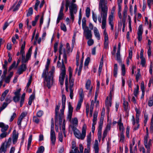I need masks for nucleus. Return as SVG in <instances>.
<instances>
[{
	"label": "nucleus",
	"mask_w": 153,
	"mask_h": 153,
	"mask_svg": "<svg viewBox=\"0 0 153 153\" xmlns=\"http://www.w3.org/2000/svg\"><path fill=\"white\" fill-rule=\"evenodd\" d=\"M105 0H100L99 4V10L100 15L98 17L99 22L102 23V27L104 28L106 24V20L108 14V8Z\"/></svg>",
	"instance_id": "obj_1"
},
{
	"label": "nucleus",
	"mask_w": 153,
	"mask_h": 153,
	"mask_svg": "<svg viewBox=\"0 0 153 153\" xmlns=\"http://www.w3.org/2000/svg\"><path fill=\"white\" fill-rule=\"evenodd\" d=\"M49 65H46L45 69L42 74V77L44 78V82L48 88H50L53 85V74L55 71L54 67H52L51 70L48 73Z\"/></svg>",
	"instance_id": "obj_2"
},
{
	"label": "nucleus",
	"mask_w": 153,
	"mask_h": 153,
	"mask_svg": "<svg viewBox=\"0 0 153 153\" xmlns=\"http://www.w3.org/2000/svg\"><path fill=\"white\" fill-rule=\"evenodd\" d=\"M66 98L64 94L62 95V109L60 110V113L58 115L59 110L60 106V103L59 102L58 105H56L55 108V121L59 119V123L61 124L62 122V119L63 117L64 113L65 108V103Z\"/></svg>",
	"instance_id": "obj_3"
},
{
	"label": "nucleus",
	"mask_w": 153,
	"mask_h": 153,
	"mask_svg": "<svg viewBox=\"0 0 153 153\" xmlns=\"http://www.w3.org/2000/svg\"><path fill=\"white\" fill-rule=\"evenodd\" d=\"M68 114L67 115V119L71 123L69 126V128H71L72 130L77 128L78 125V120L76 117L73 118L72 119V117L73 110V108L72 106L71 102L68 104Z\"/></svg>",
	"instance_id": "obj_4"
},
{
	"label": "nucleus",
	"mask_w": 153,
	"mask_h": 153,
	"mask_svg": "<svg viewBox=\"0 0 153 153\" xmlns=\"http://www.w3.org/2000/svg\"><path fill=\"white\" fill-rule=\"evenodd\" d=\"M87 126L85 124H83L82 130V133L77 128L72 130L76 137L79 139L84 140L86 136Z\"/></svg>",
	"instance_id": "obj_5"
},
{
	"label": "nucleus",
	"mask_w": 153,
	"mask_h": 153,
	"mask_svg": "<svg viewBox=\"0 0 153 153\" xmlns=\"http://www.w3.org/2000/svg\"><path fill=\"white\" fill-rule=\"evenodd\" d=\"M25 48L24 46H21L20 54L22 55V63L27 62L30 59L32 52V47L31 46L29 49L28 52L26 53V57H25V52L24 51Z\"/></svg>",
	"instance_id": "obj_6"
},
{
	"label": "nucleus",
	"mask_w": 153,
	"mask_h": 153,
	"mask_svg": "<svg viewBox=\"0 0 153 153\" xmlns=\"http://www.w3.org/2000/svg\"><path fill=\"white\" fill-rule=\"evenodd\" d=\"M146 134L144 138V143L145 147L147 149V153H150V147L152 145L151 140L149 139L148 135V129L147 127L146 128Z\"/></svg>",
	"instance_id": "obj_7"
},
{
	"label": "nucleus",
	"mask_w": 153,
	"mask_h": 153,
	"mask_svg": "<svg viewBox=\"0 0 153 153\" xmlns=\"http://www.w3.org/2000/svg\"><path fill=\"white\" fill-rule=\"evenodd\" d=\"M69 9L70 18L73 22L74 18V14H76L77 11V6L76 4L71 3Z\"/></svg>",
	"instance_id": "obj_8"
},
{
	"label": "nucleus",
	"mask_w": 153,
	"mask_h": 153,
	"mask_svg": "<svg viewBox=\"0 0 153 153\" xmlns=\"http://www.w3.org/2000/svg\"><path fill=\"white\" fill-rule=\"evenodd\" d=\"M66 75V70L64 61L62 60V65L61 67V72L59 76V81L61 85H62L64 83V80Z\"/></svg>",
	"instance_id": "obj_9"
},
{
	"label": "nucleus",
	"mask_w": 153,
	"mask_h": 153,
	"mask_svg": "<svg viewBox=\"0 0 153 153\" xmlns=\"http://www.w3.org/2000/svg\"><path fill=\"white\" fill-rule=\"evenodd\" d=\"M115 9V7H113L112 8L110 14L108 18V24L111 27V30H114L113 20L114 18V13Z\"/></svg>",
	"instance_id": "obj_10"
},
{
	"label": "nucleus",
	"mask_w": 153,
	"mask_h": 153,
	"mask_svg": "<svg viewBox=\"0 0 153 153\" xmlns=\"http://www.w3.org/2000/svg\"><path fill=\"white\" fill-rule=\"evenodd\" d=\"M54 124L51 125V128L50 131V139L51 142V144L53 146H54L56 141V136L55 133L54 131Z\"/></svg>",
	"instance_id": "obj_11"
},
{
	"label": "nucleus",
	"mask_w": 153,
	"mask_h": 153,
	"mask_svg": "<svg viewBox=\"0 0 153 153\" xmlns=\"http://www.w3.org/2000/svg\"><path fill=\"white\" fill-rule=\"evenodd\" d=\"M59 54H62L63 53V58L64 59V62L66 63H67V56L66 53L65 49L63 48V45L62 43H60L59 49Z\"/></svg>",
	"instance_id": "obj_12"
},
{
	"label": "nucleus",
	"mask_w": 153,
	"mask_h": 153,
	"mask_svg": "<svg viewBox=\"0 0 153 153\" xmlns=\"http://www.w3.org/2000/svg\"><path fill=\"white\" fill-rule=\"evenodd\" d=\"M83 30V34L87 39H91L92 37V34L91 30L89 28L85 29Z\"/></svg>",
	"instance_id": "obj_13"
},
{
	"label": "nucleus",
	"mask_w": 153,
	"mask_h": 153,
	"mask_svg": "<svg viewBox=\"0 0 153 153\" xmlns=\"http://www.w3.org/2000/svg\"><path fill=\"white\" fill-rule=\"evenodd\" d=\"M143 25H139L137 32L138 36L137 38L138 41L140 42L142 39V34L143 32Z\"/></svg>",
	"instance_id": "obj_14"
},
{
	"label": "nucleus",
	"mask_w": 153,
	"mask_h": 153,
	"mask_svg": "<svg viewBox=\"0 0 153 153\" xmlns=\"http://www.w3.org/2000/svg\"><path fill=\"white\" fill-rule=\"evenodd\" d=\"M91 81L89 79H88L85 83V87L86 89L89 90V94H91L92 91L93 87L91 85Z\"/></svg>",
	"instance_id": "obj_15"
},
{
	"label": "nucleus",
	"mask_w": 153,
	"mask_h": 153,
	"mask_svg": "<svg viewBox=\"0 0 153 153\" xmlns=\"http://www.w3.org/2000/svg\"><path fill=\"white\" fill-rule=\"evenodd\" d=\"M18 135L19 134L16 132L15 130H14L12 133L13 143V144H15L17 142Z\"/></svg>",
	"instance_id": "obj_16"
},
{
	"label": "nucleus",
	"mask_w": 153,
	"mask_h": 153,
	"mask_svg": "<svg viewBox=\"0 0 153 153\" xmlns=\"http://www.w3.org/2000/svg\"><path fill=\"white\" fill-rule=\"evenodd\" d=\"M22 0H19L18 2V3L16 5V6L15 5L17 2V1H16V2L13 5L12 7V8H13V11H17L19 10L20 5L22 2Z\"/></svg>",
	"instance_id": "obj_17"
},
{
	"label": "nucleus",
	"mask_w": 153,
	"mask_h": 153,
	"mask_svg": "<svg viewBox=\"0 0 153 153\" xmlns=\"http://www.w3.org/2000/svg\"><path fill=\"white\" fill-rule=\"evenodd\" d=\"M22 64L21 65L20 68L18 70L17 73L19 74L20 75L22 74L24 71H25L27 68V67L25 64H24V63H22Z\"/></svg>",
	"instance_id": "obj_18"
},
{
	"label": "nucleus",
	"mask_w": 153,
	"mask_h": 153,
	"mask_svg": "<svg viewBox=\"0 0 153 153\" xmlns=\"http://www.w3.org/2000/svg\"><path fill=\"white\" fill-rule=\"evenodd\" d=\"M0 128H1V132L6 131L8 128L9 126L3 122H0Z\"/></svg>",
	"instance_id": "obj_19"
},
{
	"label": "nucleus",
	"mask_w": 153,
	"mask_h": 153,
	"mask_svg": "<svg viewBox=\"0 0 153 153\" xmlns=\"http://www.w3.org/2000/svg\"><path fill=\"white\" fill-rule=\"evenodd\" d=\"M152 41L148 39V42L147 44V48L148 49L147 53L148 54V56L149 58L151 57V45Z\"/></svg>",
	"instance_id": "obj_20"
},
{
	"label": "nucleus",
	"mask_w": 153,
	"mask_h": 153,
	"mask_svg": "<svg viewBox=\"0 0 153 153\" xmlns=\"http://www.w3.org/2000/svg\"><path fill=\"white\" fill-rule=\"evenodd\" d=\"M63 10H60L56 20L57 24H58L59 22V21L62 20L64 16V14L63 13Z\"/></svg>",
	"instance_id": "obj_21"
},
{
	"label": "nucleus",
	"mask_w": 153,
	"mask_h": 153,
	"mask_svg": "<svg viewBox=\"0 0 153 153\" xmlns=\"http://www.w3.org/2000/svg\"><path fill=\"white\" fill-rule=\"evenodd\" d=\"M79 149L80 152H79L78 149V147H77L74 148V150H73L74 153H83V147L82 144H79Z\"/></svg>",
	"instance_id": "obj_22"
},
{
	"label": "nucleus",
	"mask_w": 153,
	"mask_h": 153,
	"mask_svg": "<svg viewBox=\"0 0 153 153\" xmlns=\"http://www.w3.org/2000/svg\"><path fill=\"white\" fill-rule=\"evenodd\" d=\"M105 104L107 107V112H108L109 111L110 107H111V100H108V97L106 99L105 101Z\"/></svg>",
	"instance_id": "obj_23"
},
{
	"label": "nucleus",
	"mask_w": 153,
	"mask_h": 153,
	"mask_svg": "<svg viewBox=\"0 0 153 153\" xmlns=\"http://www.w3.org/2000/svg\"><path fill=\"white\" fill-rule=\"evenodd\" d=\"M121 120L120 118L117 122L118 125L119 126V129L120 131L121 132L123 133L124 130V128L123 126V123L121 122Z\"/></svg>",
	"instance_id": "obj_24"
},
{
	"label": "nucleus",
	"mask_w": 153,
	"mask_h": 153,
	"mask_svg": "<svg viewBox=\"0 0 153 153\" xmlns=\"http://www.w3.org/2000/svg\"><path fill=\"white\" fill-rule=\"evenodd\" d=\"M87 146L88 148L90 146L91 138V133L90 132L89 134L87 135Z\"/></svg>",
	"instance_id": "obj_25"
},
{
	"label": "nucleus",
	"mask_w": 153,
	"mask_h": 153,
	"mask_svg": "<svg viewBox=\"0 0 153 153\" xmlns=\"http://www.w3.org/2000/svg\"><path fill=\"white\" fill-rule=\"evenodd\" d=\"M94 35L97 39L99 40L100 39V35L99 33V31L96 27H94Z\"/></svg>",
	"instance_id": "obj_26"
},
{
	"label": "nucleus",
	"mask_w": 153,
	"mask_h": 153,
	"mask_svg": "<svg viewBox=\"0 0 153 153\" xmlns=\"http://www.w3.org/2000/svg\"><path fill=\"white\" fill-rule=\"evenodd\" d=\"M7 146L3 143L1 146L0 148V153L3 152L5 153L7 151Z\"/></svg>",
	"instance_id": "obj_27"
},
{
	"label": "nucleus",
	"mask_w": 153,
	"mask_h": 153,
	"mask_svg": "<svg viewBox=\"0 0 153 153\" xmlns=\"http://www.w3.org/2000/svg\"><path fill=\"white\" fill-rule=\"evenodd\" d=\"M82 28L83 30L88 28V27L86 25V20L85 18H84L82 19Z\"/></svg>",
	"instance_id": "obj_28"
},
{
	"label": "nucleus",
	"mask_w": 153,
	"mask_h": 153,
	"mask_svg": "<svg viewBox=\"0 0 153 153\" xmlns=\"http://www.w3.org/2000/svg\"><path fill=\"white\" fill-rule=\"evenodd\" d=\"M25 93H23L22 94V96L21 97L20 100V107H22L24 101H25Z\"/></svg>",
	"instance_id": "obj_29"
},
{
	"label": "nucleus",
	"mask_w": 153,
	"mask_h": 153,
	"mask_svg": "<svg viewBox=\"0 0 153 153\" xmlns=\"http://www.w3.org/2000/svg\"><path fill=\"white\" fill-rule=\"evenodd\" d=\"M118 67L117 64H115L114 65V76L115 77L117 76V74Z\"/></svg>",
	"instance_id": "obj_30"
},
{
	"label": "nucleus",
	"mask_w": 153,
	"mask_h": 153,
	"mask_svg": "<svg viewBox=\"0 0 153 153\" xmlns=\"http://www.w3.org/2000/svg\"><path fill=\"white\" fill-rule=\"evenodd\" d=\"M123 106L125 110L126 111L128 109V103L126 101L125 99L123 100Z\"/></svg>",
	"instance_id": "obj_31"
},
{
	"label": "nucleus",
	"mask_w": 153,
	"mask_h": 153,
	"mask_svg": "<svg viewBox=\"0 0 153 153\" xmlns=\"http://www.w3.org/2000/svg\"><path fill=\"white\" fill-rule=\"evenodd\" d=\"M32 135H30L28 138V144H27V149L29 150L30 146L32 140Z\"/></svg>",
	"instance_id": "obj_32"
},
{
	"label": "nucleus",
	"mask_w": 153,
	"mask_h": 153,
	"mask_svg": "<svg viewBox=\"0 0 153 153\" xmlns=\"http://www.w3.org/2000/svg\"><path fill=\"white\" fill-rule=\"evenodd\" d=\"M139 86L138 85L137 86L136 88H135L134 91V96L137 97L139 92Z\"/></svg>",
	"instance_id": "obj_33"
},
{
	"label": "nucleus",
	"mask_w": 153,
	"mask_h": 153,
	"mask_svg": "<svg viewBox=\"0 0 153 153\" xmlns=\"http://www.w3.org/2000/svg\"><path fill=\"white\" fill-rule=\"evenodd\" d=\"M79 97H80V102H82L83 101V99L84 97V94L83 92V90L82 89H81L79 93Z\"/></svg>",
	"instance_id": "obj_34"
},
{
	"label": "nucleus",
	"mask_w": 153,
	"mask_h": 153,
	"mask_svg": "<svg viewBox=\"0 0 153 153\" xmlns=\"http://www.w3.org/2000/svg\"><path fill=\"white\" fill-rule=\"evenodd\" d=\"M44 147L43 146H41L38 149L36 153H42L44 151Z\"/></svg>",
	"instance_id": "obj_35"
},
{
	"label": "nucleus",
	"mask_w": 153,
	"mask_h": 153,
	"mask_svg": "<svg viewBox=\"0 0 153 153\" xmlns=\"http://www.w3.org/2000/svg\"><path fill=\"white\" fill-rule=\"evenodd\" d=\"M95 150V153H98L99 148L97 143H95L94 147Z\"/></svg>",
	"instance_id": "obj_36"
},
{
	"label": "nucleus",
	"mask_w": 153,
	"mask_h": 153,
	"mask_svg": "<svg viewBox=\"0 0 153 153\" xmlns=\"http://www.w3.org/2000/svg\"><path fill=\"white\" fill-rule=\"evenodd\" d=\"M98 114V112L97 111H95L93 114V122H97V118Z\"/></svg>",
	"instance_id": "obj_37"
},
{
	"label": "nucleus",
	"mask_w": 153,
	"mask_h": 153,
	"mask_svg": "<svg viewBox=\"0 0 153 153\" xmlns=\"http://www.w3.org/2000/svg\"><path fill=\"white\" fill-rule=\"evenodd\" d=\"M33 13V9L32 8L30 7L29 8L27 13V16H29L31 15Z\"/></svg>",
	"instance_id": "obj_38"
},
{
	"label": "nucleus",
	"mask_w": 153,
	"mask_h": 153,
	"mask_svg": "<svg viewBox=\"0 0 153 153\" xmlns=\"http://www.w3.org/2000/svg\"><path fill=\"white\" fill-rule=\"evenodd\" d=\"M125 139V136L123 133L121 132L120 137V142H123Z\"/></svg>",
	"instance_id": "obj_39"
},
{
	"label": "nucleus",
	"mask_w": 153,
	"mask_h": 153,
	"mask_svg": "<svg viewBox=\"0 0 153 153\" xmlns=\"http://www.w3.org/2000/svg\"><path fill=\"white\" fill-rule=\"evenodd\" d=\"M2 133L0 135V137L2 139L4 137H6L7 136L8 134L6 131L2 132Z\"/></svg>",
	"instance_id": "obj_40"
},
{
	"label": "nucleus",
	"mask_w": 153,
	"mask_h": 153,
	"mask_svg": "<svg viewBox=\"0 0 153 153\" xmlns=\"http://www.w3.org/2000/svg\"><path fill=\"white\" fill-rule=\"evenodd\" d=\"M61 29L64 32L67 31V28L65 25L64 23H62L60 25Z\"/></svg>",
	"instance_id": "obj_41"
},
{
	"label": "nucleus",
	"mask_w": 153,
	"mask_h": 153,
	"mask_svg": "<svg viewBox=\"0 0 153 153\" xmlns=\"http://www.w3.org/2000/svg\"><path fill=\"white\" fill-rule=\"evenodd\" d=\"M33 120L34 123L37 124L39 123V119L36 116L33 117Z\"/></svg>",
	"instance_id": "obj_42"
},
{
	"label": "nucleus",
	"mask_w": 153,
	"mask_h": 153,
	"mask_svg": "<svg viewBox=\"0 0 153 153\" xmlns=\"http://www.w3.org/2000/svg\"><path fill=\"white\" fill-rule=\"evenodd\" d=\"M148 105L151 107L153 105V98L152 97L149 99V101L148 102Z\"/></svg>",
	"instance_id": "obj_43"
},
{
	"label": "nucleus",
	"mask_w": 153,
	"mask_h": 153,
	"mask_svg": "<svg viewBox=\"0 0 153 153\" xmlns=\"http://www.w3.org/2000/svg\"><path fill=\"white\" fill-rule=\"evenodd\" d=\"M116 59L118 62H120V61L121 58L120 54V52H117Z\"/></svg>",
	"instance_id": "obj_44"
},
{
	"label": "nucleus",
	"mask_w": 153,
	"mask_h": 153,
	"mask_svg": "<svg viewBox=\"0 0 153 153\" xmlns=\"http://www.w3.org/2000/svg\"><path fill=\"white\" fill-rule=\"evenodd\" d=\"M7 103L4 102L2 106L0 108V112L1 111L3 110L5 108L7 105Z\"/></svg>",
	"instance_id": "obj_45"
},
{
	"label": "nucleus",
	"mask_w": 153,
	"mask_h": 153,
	"mask_svg": "<svg viewBox=\"0 0 153 153\" xmlns=\"http://www.w3.org/2000/svg\"><path fill=\"white\" fill-rule=\"evenodd\" d=\"M68 76H66L65 80V85L66 86V90L67 91H68Z\"/></svg>",
	"instance_id": "obj_46"
},
{
	"label": "nucleus",
	"mask_w": 153,
	"mask_h": 153,
	"mask_svg": "<svg viewBox=\"0 0 153 153\" xmlns=\"http://www.w3.org/2000/svg\"><path fill=\"white\" fill-rule=\"evenodd\" d=\"M4 69V70L3 71V74L1 77V78L2 80H3L4 79L7 73V69Z\"/></svg>",
	"instance_id": "obj_47"
},
{
	"label": "nucleus",
	"mask_w": 153,
	"mask_h": 153,
	"mask_svg": "<svg viewBox=\"0 0 153 153\" xmlns=\"http://www.w3.org/2000/svg\"><path fill=\"white\" fill-rule=\"evenodd\" d=\"M20 96H15L13 98V100L15 102H17L19 101Z\"/></svg>",
	"instance_id": "obj_48"
},
{
	"label": "nucleus",
	"mask_w": 153,
	"mask_h": 153,
	"mask_svg": "<svg viewBox=\"0 0 153 153\" xmlns=\"http://www.w3.org/2000/svg\"><path fill=\"white\" fill-rule=\"evenodd\" d=\"M145 19L146 21L145 24H147V25H149V28H151V22L150 20L149 21V23L148 21V18L147 17H145Z\"/></svg>",
	"instance_id": "obj_49"
},
{
	"label": "nucleus",
	"mask_w": 153,
	"mask_h": 153,
	"mask_svg": "<svg viewBox=\"0 0 153 153\" xmlns=\"http://www.w3.org/2000/svg\"><path fill=\"white\" fill-rule=\"evenodd\" d=\"M11 96H7L5 99V100L7 103H9L11 101Z\"/></svg>",
	"instance_id": "obj_50"
},
{
	"label": "nucleus",
	"mask_w": 153,
	"mask_h": 153,
	"mask_svg": "<svg viewBox=\"0 0 153 153\" xmlns=\"http://www.w3.org/2000/svg\"><path fill=\"white\" fill-rule=\"evenodd\" d=\"M90 9L89 7H87L86 10V16L88 18L89 17L90 14Z\"/></svg>",
	"instance_id": "obj_51"
},
{
	"label": "nucleus",
	"mask_w": 153,
	"mask_h": 153,
	"mask_svg": "<svg viewBox=\"0 0 153 153\" xmlns=\"http://www.w3.org/2000/svg\"><path fill=\"white\" fill-rule=\"evenodd\" d=\"M88 40L87 42V44L89 46H91L93 45L94 43V40L91 39H88Z\"/></svg>",
	"instance_id": "obj_52"
},
{
	"label": "nucleus",
	"mask_w": 153,
	"mask_h": 153,
	"mask_svg": "<svg viewBox=\"0 0 153 153\" xmlns=\"http://www.w3.org/2000/svg\"><path fill=\"white\" fill-rule=\"evenodd\" d=\"M43 114V112L42 111L40 110L39 111L36 113V116L38 117H41Z\"/></svg>",
	"instance_id": "obj_53"
},
{
	"label": "nucleus",
	"mask_w": 153,
	"mask_h": 153,
	"mask_svg": "<svg viewBox=\"0 0 153 153\" xmlns=\"http://www.w3.org/2000/svg\"><path fill=\"white\" fill-rule=\"evenodd\" d=\"M63 134L62 133H59V138L60 141L62 142L63 141Z\"/></svg>",
	"instance_id": "obj_54"
},
{
	"label": "nucleus",
	"mask_w": 153,
	"mask_h": 153,
	"mask_svg": "<svg viewBox=\"0 0 153 153\" xmlns=\"http://www.w3.org/2000/svg\"><path fill=\"white\" fill-rule=\"evenodd\" d=\"M140 58L141 59L140 64L142 65V66L143 67L145 66L146 63L145 59L144 57Z\"/></svg>",
	"instance_id": "obj_55"
},
{
	"label": "nucleus",
	"mask_w": 153,
	"mask_h": 153,
	"mask_svg": "<svg viewBox=\"0 0 153 153\" xmlns=\"http://www.w3.org/2000/svg\"><path fill=\"white\" fill-rule=\"evenodd\" d=\"M153 3V0H148L147 4L149 8H150Z\"/></svg>",
	"instance_id": "obj_56"
},
{
	"label": "nucleus",
	"mask_w": 153,
	"mask_h": 153,
	"mask_svg": "<svg viewBox=\"0 0 153 153\" xmlns=\"http://www.w3.org/2000/svg\"><path fill=\"white\" fill-rule=\"evenodd\" d=\"M89 104H87L86 106V113L87 116H88L89 112Z\"/></svg>",
	"instance_id": "obj_57"
},
{
	"label": "nucleus",
	"mask_w": 153,
	"mask_h": 153,
	"mask_svg": "<svg viewBox=\"0 0 153 153\" xmlns=\"http://www.w3.org/2000/svg\"><path fill=\"white\" fill-rule=\"evenodd\" d=\"M121 68L122 71L123 75V76H124L125 74V68L124 65L123 64L122 65Z\"/></svg>",
	"instance_id": "obj_58"
},
{
	"label": "nucleus",
	"mask_w": 153,
	"mask_h": 153,
	"mask_svg": "<svg viewBox=\"0 0 153 153\" xmlns=\"http://www.w3.org/2000/svg\"><path fill=\"white\" fill-rule=\"evenodd\" d=\"M40 3V1H36V2L35 4L34 9L36 11H37L38 10V7Z\"/></svg>",
	"instance_id": "obj_59"
},
{
	"label": "nucleus",
	"mask_w": 153,
	"mask_h": 153,
	"mask_svg": "<svg viewBox=\"0 0 153 153\" xmlns=\"http://www.w3.org/2000/svg\"><path fill=\"white\" fill-rule=\"evenodd\" d=\"M108 131H107L106 130H104L103 131V136L102 138V140L103 141L104 140V138L107 136V134Z\"/></svg>",
	"instance_id": "obj_60"
},
{
	"label": "nucleus",
	"mask_w": 153,
	"mask_h": 153,
	"mask_svg": "<svg viewBox=\"0 0 153 153\" xmlns=\"http://www.w3.org/2000/svg\"><path fill=\"white\" fill-rule=\"evenodd\" d=\"M9 23H8L7 22H5L4 24L3 27V30H5L7 27L9 25Z\"/></svg>",
	"instance_id": "obj_61"
},
{
	"label": "nucleus",
	"mask_w": 153,
	"mask_h": 153,
	"mask_svg": "<svg viewBox=\"0 0 153 153\" xmlns=\"http://www.w3.org/2000/svg\"><path fill=\"white\" fill-rule=\"evenodd\" d=\"M16 114L15 113H14L13 114V115L10 118V122L12 121L16 117Z\"/></svg>",
	"instance_id": "obj_62"
},
{
	"label": "nucleus",
	"mask_w": 153,
	"mask_h": 153,
	"mask_svg": "<svg viewBox=\"0 0 153 153\" xmlns=\"http://www.w3.org/2000/svg\"><path fill=\"white\" fill-rule=\"evenodd\" d=\"M90 60V58L88 57L85 59L84 64L85 66H87L88 65Z\"/></svg>",
	"instance_id": "obj_63"
},
{
	"label": "nucleus",
	"mask_w": 153,
	"mask_h": 153,
	"mask_svg": "<svg viewBox=\"0 0 153 153\" xmlns=\"http://www.w3.org/2000/svg\"><path fill=\"white\" fill-rule=\"evenodd\" d=\"M23 119L19 117L17 121V124L19 127H21V123Z\"/></svg>",
	"instance_id": "obj_64"
}]
</instances>
